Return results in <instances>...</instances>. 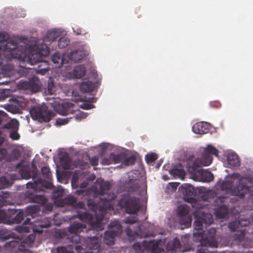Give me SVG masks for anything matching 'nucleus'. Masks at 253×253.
Here are the masks:
<instances>
[{
	"mask_svg": "<svg viewBox=\"0 0 253 253\" xmlns=\"http://www.w3.org/2000/svg\"><path fill=\"white\" fill-rule=\"evenodd\" d=\"M8 35L4 32H0V49L5 52H9L5 55L7 59L16 58L22 61L28 60L31 65L38 64L34 68L36 73L44 75L49 70L48 62L43 58L49 54V49L46 44H40V42L30 46L31 51L28 55L27 47L25 45H18L13 40L8 38Z\"/></svg>",
	"mask_w": 253,
	"mask_h": 253,
	"instance_id": "f257e3e1",
	"label": "nucleus"
},
{
	"mask_svg": "<svg viewBox=\"0 0 253 253\" xmlns=\"http://www.w3.org/2000/svg\"><path fill=\"white\" fill-rule=\"evenodd\" d=\"M194 216L195 220L194 222V240L200 242L201 246L216 247L217 242L216 239L215 228H211L203 233V224L206 226L211 224L213 222L212 215L210 213H205L199 211L195 212Z\"/></svg>",
	"mask_w": 253,
	"mask_h": 253,
	"instance_id": "f03ea898",
	"label": "nucleus"
},
{
	"mask_svg": "<svg viewBox=\"0 0 253 253\" xmlns=\"http://www.w3.org/2000/svg\"><path fill=\"white\" fill-rule=\"evenodd\" d=\"M194 216L195 220L194 222V240L200 242L201 246L216 247L217 242L216 239L215 228H211L203 233V224L206 226L211 224L213 222L212 215L210 213H205L199 211L195 212Z\"/></svg>",
	"mask_w": 253,
	"mask_h": 253,
	"instance_id": "7ed1b4c3",
	"label": "nucleus"
},
{
	"mask_svg": "<svg viewBox=\"0 0 253 253\" xmlns=\"http://www.w3.org/2000/svg\"><path fill=\"white\" fill-rule=\"evenodd\" d=\"M104 216V214L103 213L98 217L96 216L94 217L93 215L87 212L81 213L80 211H78L77 214L69 216V219L72 220L78 218L83 221H87L90 225V228L87 229L86 224L84 223L74 222L69 226L68 231L69 233L79 234V233L85 230L87 233L92 231L95 235L96 234L98 235V233L95 232L102 231L104 229V224L102 223Z\"/></svg>",
	"mask_w": 253,
	"mask_h": 253,
	"instance_id": "20e7f679",
	"label": "nucleus"
},
{
	"mask_svg": "<svg viewBox=\"0 0 253 253\" xmlns=\"http://www.w3.org/2000/svg\"><path fill=\"white\" fill-rule=\"evenodd\" d=\"M232 177L239 181V185L233 188V183L232 181H224L220 185L221 189L240 198L244 197L250 191V187L247 186V182L250 181V178L247 175L242 176L237 173H233Z\"/></svg>",
	"mask_w": 253,
	"mask_h": 253,
	"instance_id": "39448f33",
	"label": "nucleus"
},
{
	"mask_svg": "<svg viewBox=\"0 0 253 253\" xmlns=\"http://www.w3.org/2000/svg\"><path fill=\"white\" fill-rule=\"evenodd\" d=\"M118 206L128 213H136L140 209L139 199L129 195H124L119 200Z\"/></svg>",
	"mask_w": 253,
	"mask_h": 253,
	"instance_id": "423d86ee",
	"label": "nucleus"
},
{
	"mask_svg": "<svg viewBox=\"0 0 253 253\" xmlns=\"http://www.w3.org/2000/svg\"><path fill=\"white\" fill-rule=\"evenodd\" d=\"M197 162L188 165L187 167L188 171L193 178L199 179L203 182H209L213 180L214 177L211 172L208 170L202 169L201 167H197Z\"/></svg>",
	"mask_w": 253,
	"mask_h": 253,
	"instance_id": "0eeeda50",
	"label": "nucleus"
},
{
	"mask_svg": "<svg viewBox=\"0 0 253 253\" xmlns=\"http://www.w3.org/2000/svg\"><path fill=\"white\" fill-rule=\"evenodd\" d=\"M109 230L105 232L103 237L104 243L108 246L114 244L116 237L122 232V227L118 221H112L108 225Z\"/></svg>",
	"mask_w": 253,
	"mask_h": 253,
	"instance_id": "6e6552de",
	"label": "nucleus"
},
{
	"mask_svg": "<svg viewBox=\"0 0 253 253\" xmlns=\"http://www.w3.org/2000/svg\"><path fill=\"white\" fill-rule=\"evenodd\" d=\"M32 117L45 122L50 120V115L48 112V108L45 105L33 106L30 110Z\"/></svg>",
	"mask_w": 253,
	"mask_h": 253,
	"instance_id": "1a4fd4ad",
	"label": "nucleus"
},
{
	"mask_svg": "<svg viewBox=\"0 0 253 253\" xmlns=\"http://www.w3.org/2000/svg\"><path fill=\"white\" fill-rule=\"evenodd\" d=\"M250 224V221L246 219H240L238 220H234L229 223L228 227L230 230L233 231H240V234L237 239L242 240L245 236L246 230L241 229L243 227H246Z\"/></svg>",
	"mask_w": 253,
	"mask_h": 253,
	"instance_id": "9d476101",
	"label": "nucleus"
},
{
	"mask_svg": "<svg viewBox=\"0 0 253 253\" xmlns=\"http://www.w3.org/2000/svg\"><path fill=\"white\" fill-rule=\"evenodd\" d=\"M41 83L37 77H33L29 81L20 82L18 86L20 88L29 90L35 92L39 91L41 88Z\"/></svg>",
	"mask_w": 253,
	"mask_h": 253,
	"instance_id": "9b49d317",
	"label": "nucleus"
},
{
	"mask_svg": "<svg viewBox=\"0 0 253 253\" xmlns=\"http://www.w3.org/2000/svg\"><path fill=\"white\" fill-rule=\"evenodd\" d=\"M125 232L131 240H133L137 236L140 238H146L151 236V233L147 232L144 229L143 225L138 226L134 230L127 227L125 229Z\"/></svg>",
	"mask_w": 253,
	"mask_h": 253,
	"instance_id": "f8f14e48",
	"label": "nucleus"
},
{
	"mask_svg": "<svg viewBox=\"0 0 253 253\" xmlns=\"http://www.w3.org/2000/svg\"><path fill=\"white\" fill-rule=\"evenodd\" d=\"M33 170L31 171V169L29 165L23 166L20 169L19 172L21 176L25 179H28L32 176L33 179H36L38 177V173L36 166L32 164Z\"/></svg>",
	"mask_w": 253,
	"mask_h": 253,
	"instance_id": "ddd939ff",
	"label": "nucleus"
},
{
	"mask_svg": "<svg viewBox=\"0 0 253 253\" xmlns=\"http://www.w3.org/2000/svg\"><path fill=\"white\" fill-rule=\"evenodd\" d=\"M64 35V32L58 29H54L53 30L48 31L46 34L45 37H44L43 41L41 42L40 40L38 41H36L35 43L34 44H37L38 42H40V44H45L43 43L44 42H49V41H54L57 38H60L62 35Z\"/></svg>",
	"mask_w": 253,
	"mask_h": 253,
	"instance_id": "4468645a",
	"label": "nucleus"
},
{
	"mask_svg": "<svg viewBox=\"0 0 253 253\" xmlns=\"http://www.w3.org/2000/svg\"><path fill=\"white\" fill-rule=\"evenodd\" d=\"M26 197L30 202L37 203L40 205H44L47 202V199L44 195H37L32 192H27Z\"/></svg>",
	"mask_w": 253,
	"mask_h": 253,
	"instance_id": "2eb2a0df",
	"label": "nucleus"
},
{
	"mask_svg": "<svg viewBox=\"0 0 253 253\" xmlns=\"http://www.w3.org/2000/svg\"><path fill=\"white\" fill-rule=\"evenodd\" d=\"M86 56L85 52L83 49L79 48L72 50L68 56L69 59L78 62L83 59Z\"/></svg>",
	"mask_w": 253,
	"mask_h": 253,
	"instance_id": "dca6fc26",
	"label": "nucleus"
},
{
	"mask_svg": "<svg viewBox=\"0 0 253 253\" xmlns=\"http://www.w3.org/2000/svg\"><path fill=\"white\" fill-rule=\"evenodd\" d=\"M181 192L185 198L190 200H197L196 195L194 193L193 187L189 184L182 185Z\"/></svg>",
	"mask_w": 253,
	"mask_h": 253,
	"instance_id": "f3484780",
	"label": "nucleus"
},
{
	"mask_svg": "<svg viewBox=\"0 0 253 253\" xmlns=\"http://www.w3.org/2000/svg\"><path fill=\"white\" fill-rule=\"evenodd\" d=\"M193 132L197 134H204L210 130L209 124L206 122H201L195 124L192 127Z\"/></svg>",
	"mask_w": 253,
	"mask_h": 253,
	"instance_id": "a211bd4d",
	"label": "nucleus"
},
{
	"mask_svg": "<svg viewBox=\"0 0 253 253\" xmlns=\"http://www.w3.org/2000/svg\"><path fill=\"white\" fill-rule=\"evenodd\" d=\"M34 182H29L27 183L26 186L28 189H33L34 190H37V187L39 185H41L42 186L45 187L47 188H51L52 187V183L50 182H46V184L44 185V182L41 178H37L34 179Z\"/></svg>",
	"mask_w": 253,
	"mask_h": 253,
	"instance_id": "6ab92c4d",
	"label": "nucleus"
},
{
	"mask_svg": "<svg viewBox=\"0 0 253 253\" xmlns=\"http://www.w3.org/2000/svg\"><path fill=\"white\" fill-rule=\"evenodd\" d=\"M212 157L211 155L208 154L204 152L203 156L201 159H196L193 163L197 162L196 166L197 167H201V166H208L210 165L212 162Z\"/></svg>",
	"mask_w": 253,
	"mask_h": 253,
	"instance_id": "aec40b11",
	"label": "nucleus"
},
{
	"mask_svg": "<svg viewBox=\"0 0 253 253\" xmlns=\"http://www.w3.org/2000/svg\"><path fill=\"white\" fill-rule=\"evenodd\" d=\"M50 221L48 219H46V222L45 223H43L42 221L37 222L32 227L33 231L35 233H42L44 228H48L50 227Z\"/></svg>",
	"mask_w": 253,
	"mask_h": 253,
	"instance_id": "412c9836",
	"label": "nucleus"
},
{
	"mask_svg": "<svg viewBox=\"0 0 253 253\" xmlns=\"http://www.w3.org/2000/svg\"><path fill=\"white\" fill-rule=\"evenodd\" d=\"M180 243L179 240L175 238L172 241L169 242L167 245L166 248L168 251L171 253L180 251Z\"/></svg>",
	"mask_w": 253,
	"mask_h": 253,
	"instance_id": "4be33fe9",
	"label": "nucleus"
},
{
	"mask_svg": "<svg viewBox=\"0 0 253 253\" xmlns=\"http://www.w3.org/2000/svg\"><path fill=\"white\" fill-rule=\"evenodd\" d=\"M228 212V207L222 204L215 209V215L217 218L221 219L225 218Z\"/></svg>",
	"mask_w": 253,
	"mask_h": 253,
	"instance_id": "5701e85b",
	"label": "nucleus"
},
{
	"mask_svg": "<svg viewBox=\"0 0 253 253\" xmlns=\"http://www.w3.org/2000/svg\"><path fill=\"white\" fill-rule=\"evenodd\" d=\"M227 164L231 167H238L240 164L238 156L233 152L229 153L227 156Z\"/></svg>",
	"mask_w": 253,
	"mask_h": 253,
	"instance_id": "b1692460",
	"label": "nucleus"
},
{
	"mask_svg": "<svg viewBox=\"0 0 253 253\" xmlns=\"http://www.w3.org/2000/svg\"><path fill=\"white\" fill-rule=\"evenodd\" d=\"M77 202V199L76 197L70 195L64 199H61L57 205L59 207H63L65 205L75 206Z\"/></svg>",
	"mask_w": 253,
	"mask_h": 253,
	"instance_id": "393cba45",
	"label": "nucleus"
},
{
	"mask_svg": "<svg viewBox=\"0 0 253 253\" xmlns=\"http://www.w3.org/2000/svg\"><path fill=\"white\" fill-rule=\"evenodd\" d=\"M143 249L144 250L148 251H156L158 247V244L155 240H144L142 242Z\"/></svg>",
	"mask_w": 253,
	"mask_h": 253,
	"instance_id": "a878e982",
	"label": "nucleus"
},
{
	"mask_svg": "<svg viewBox=\"0 0 253 253\" xmlns=\"http://www.w3.org/2000/svg\"><path fill=\"white\" fill-rule=\"evenodd\" d=\"M97 98L94 97L86 98L84 97V102L81 105V107L83 109L89 110L94 107L92 103L96 102Z\"/></svg>",
	"mask_w": 253,
	"mask_h": 253,
	"instance_id": "bb28decb",
	"label": "nucleus"
},
{
	"mask_svg": "<svg viewBox=\"0 0 253 253\" xmlns=\"http://www.w3.org/2000/svg\"><path fill=\"white\" fill-rule=\"evenodd\" d=\"M93 196L95 199L98 197L100 200L104 202H108L114 199V195L108 192L100 193L99 194H97L96 192H94Z\"/></svg>",
	"mask_w": 253,
	"mask_h": 253,
	"instance_id": "cd10ccee",
	"label": "nucleus"
},
{
	"mask_svg": "<svg viewBox=\"0 0 253 253\" xmlns=\"http://www.w3.org/2000/svg\"><path fill=\"white\" fill-rule=\"evenodd\" d=\"M64 56L60 53L56 52L52 55V60L57 67H61L64 64L67 62V61L64 59Z\"/></svg>",
	"mask_w": 253,
	"mask_h": 253,
	"instance_id": "c85d7f7f",
	"label": "nucleus"
},
{
	"mask_svg": "<svg viewBox=\"0 0 253 253\" xmlns=\"http://www.w3.org/2000/svg\"><path fill=\"white\" fill-rule=\"evenodd\" d=\"M95 88V84L91 81H84L80 85L81 90L83 92H90Z\"/></svg>",
	"mask_w": 253,
	"mask_h": 253,
	"instance_id": "c756f323",
	"label": "nucleus"
},
{
	"mask_svg": "<svg viewBox=\"0 0 253 253\" xmlns=\"http://www.w3.org/2000/svg\"><path fill=\"white\" fill-rule=\"evenodd\" d=\"M86 72L85 68L83 65L77 66L73 71V75L77 79H80L84 76Z\"/></svg>",
	"mask_w": 253,
	"mask_h": 253,
	"instance_id": "7c9ffc66",
	"label": "nucleus"
},
{
	"mask_svg": "<svg viewBox=\"0 0 253 253\" xmlns=\"http://www.w3.org/2000/svg\"><path fill=\"white\" fill-rule=\"evenodd\" d=\"M60 160L61 165L64 169L68 170L71 169L72 160L67 154L62 156Z\"/></svg>",
	"mask_w": 253,
	"mask_h": 253,
	"instance_id": "2f4dec72",
	"label": "nucleus"
},
{
	"mask_svg": "<svg viewBox=\"0 0 253 253\" xmlns=\"http://www.w3.org/2000/svg\"><path fill=\"white\" fill-rule=\"evenodd\" d=\"M170 174L175 177L183 179L185 175V170L181 168H174L170 171Z\"/></svg>",
	"mask_w": 253,
	"mask_h": 253,
	"instance_id": "473e14b6",
	"label": "nucleus"
},
{
	"mask_svg": "<svg viewBox=\"0 0 253 253\" xmlns=\"http://www.w3.org/2000/svg\"><path fill=\"white\" fill-rule=\"evenodd\" d=\"M3 128L17 130L19 128V122L16 119H12L4 125Z\"/></svg>",
	"mask_w": 253,
	"mask_h": 253,
	"instance_id": "72a5a7b5",
	"label": "nucleus"
},
{
	"mask_svg": "<svg viewBox=\"0 0 253 253\" xmlns=\"http://www.w3.org/2000/svg\"><path fill=\"white\" fill-rule=\"evenodd\" d=\"M73 106V104L71 103H65L60 107L59 113L62 115H66L71 111L70 109Z\"/></svg>",
	"mask_w": 253,
	"mask_h": 253,
	"instance_id": "f704fd0d",
	"label": "nucleus"
},
{
	"mask_svg": "<svg viewBox=\"0 0 253 253\" xmlns=\"http://www.w3.org/2000/svg\"><path fill=\"white\" fill-rule=\"evenodd\" d=\"M86 238H84L85 239ZM68 239L69 242L74 244L79 243L82 239L84 240L83 237H81L79 234L69 233L68 235Z\"/></svg>",
	"mask_w": 253,
	"mask_h": 253,
	"instance_id": "c9c22d12",
	"label": "nucleus"
},
{
	"mask_svg": "<svg viewBox=\"0 0 253 253\" xmlns=\"http://www.w3.org/2000/svg\"><path fill=\"white\" fill-rule=\"evenodd\" d=\"M40 211V206L39 205H34L27 207L25 212L26 215H32L37 213Z\"/></svg>",
	"mask_w": 253,
	"mask_h": 253,
	"instance_id": "e433bc0d",
	"label": "nucleus"
},
{
	"mask_svg": "<svg viewBox=\"0 0 253 253\" xmlns=\"http://www.w3.org/2000/svg\"><path fill=\"white\" fill-rule=\"evenodd\" d=\"M24 224L25 225V226H22L18 228V231L25 233L29 232L30 231L31 228L29 226H26V225L31 224V219L29 217L27 218L24 222ZM31 225H30V226Z\"/></svg>",
	"mask_w": 253,
	"mask_h": 253,
	"instance_id": "4c0bfd02",
	"label": "nucleus"
},
{
	"mask_svg": "<svg viewBox=\"0 0 253 253\" xmlns=\"http://www.w3.org/2000/svg\"><path fill=\"white\" fill-rule=\"evenodd\" d=\"M204 152L211 156V155H213L215 156H218V150L211 145H208L207 147L205 148Z\"/></svg>",
	"mask_w": 253,
	"mask_h": 253,
	"instance_id": "58836bf2",
	"label": "nucleus"
},
{
	"mask_svg": "<svg viewBox=\"0 0 253 253\" xmlns=\"http://www.w3.org/2000/svg\"><path fill=\"white\" fill-rule=\"evenodd\" d=\"M26 216L25 211H19L15 216L13 219V222L14 223H19L21 222L24 219V217Z\"/></svg>",
	"mask_w": 253,
	"mask_h": 253,
	"instance_id": "ea45409f",
	"label": "nucleus"
},
{
	"mask_svg": "<svg viewBox=\"0 0 253 253\" xmlns=\"http://www.w3.org/2000/svg\"><path fill=\"white\" fill-rule=\"evenodd\" d=\"M18 242L13 240L10 242L6 243L4 245V248L6 250L12 252L13 249L16 248L18 246Z\"/></svg>",
	"mask_w": 253,
	"mask_h": 253,
	"instance_id": "a19ab883",
	"label": "nucleus"
},
{
	"mask_svg": "<svg viewBox=\"0 0 253 253\" xmlns=\"http://www.w3.org/2000/svg\"><path fill=\"white\" fill-rule=\"evenodd\" d=\"M70 43V40L67 37H60L58 45L59 48H63L67 46Z\"/></svg>",
	"mask_w": 253,
	"mask_h": 253,
	"instance_id": "79ce46f5",
	"label": "nucleus"
},
{
	"mask_svg": "<svg viewBox=\"0 0 253 253\" xmlns=\"http://www.w3.org/2000/svg\"><path fill=\"white\" fill-rule=\"evenodd\" d=\"M110 188L111 184H110V183L108 182H103L100 184L99 192L98 193H97V194H99L100 193L105 192H108Z\"/></svg>",
	"mask_w": 253,
	"mask_h": 253,
	"instance_id": "37998d69",
	"label": "nucleus"
},
{
	"mask_svg": "<svg viewBox=\"0 0 253 253\" xmlns=\"http://www.w3.org/2000/svg\"><path fill=\"white\" fill-rule=\"evenodd\" d=\"M135 157L131 155L123 160L122 164L126 166H131L135 163Z\"/></svg>",
	"mask_w": 253,
	"mask_h": 253,
	"instance_id": "c03bdc74",
	"label": "nucleus"
},
{
	"mask_svg": "<svg viewBox=\"0 0 253 253\" xmlns=\"http://www.w3.org/2000/svg\"><path fill=\"white\" fill-rule=\"evenodd\" d=\"M10 235L5 229H0V242H4L10 238Z\"/></svg>",
	"mask_w": 253,
	"mask_h": 253,
	"instance_id": "a18cd8bd",
	"label": "nucleus"
},
{
	"mask_svg": "<svg viewBox=\"0 0 253 253\" xmlns=\"http://www.w3.org/2000/svg\"><path fill=\"white\" fill-rule=\"evenodd\" d=\"M110 158L112 159V163L118 164L122 163L123 158L121 154H115L111 153L110 154Z\"/></svg>",
	"mask_w": 253,
	"mask_h": 253,
	"instance_id": "49530a36",
	"label": "nucleus"
},
{
	"mask_svg": "<svg viewBox=\"0 0 253 253\" xmlns=\"http://www.w3.org/2000/svg\"><path fill=\"white\" fill-rule=\"evenodd\" d=\"M9 194L8 192H4L0 191V207L4 205L5 200L9 197Z\"/></svg>",
	"mask_w": 253,
	"mask_h": 253,
	"instance_id": "de8ad7c7",
	"label": "nucleus"
},
{
	"mask_svg": "<svg viewBox=\"0 0 253 253\" xmlns=\"http://www.w3.org/2000/svg\"><path fill=\"white\" fill-rule=\"evenodd\" d=\"M191 217L185 216L180 219V223L181 225H184L185 227H188L191 224Z\"/></svg>",
	"mask_w": 253,
	"mask_h": 253,
	"instance_id": "09e8293b",
	"label": "nucleus"
},
{
	"mask_svg": "<svg viewBox=\"0 0 253 253\" xmlns=\"http://www.w3.org/2000/svg\"><path fill=\"white\" fill-rule=\"evenodd\" d=\"M158 159V155L156 153L148 154L145 156L147 163H152Z\"/></svg>",
	"mask_w": 253,
	"mask_h": 253,
	"instance_id": "8fccbe9b",
	"label": "nucleus"
},
{
	"mask_svg": "<svg viewBox=\"0 0 253 253\" xmlns=\"http://www.w3.org/2000/svg\"><path fill=\"white\" fill-rule=\"evenodd\" d=\"M42 173L43 177L47 179H49L51 174L49 168L46 166L42 168Z\"/></svg>",
	"mask_w": 253,
	"mask_h": 253,
	"instance_id": "3c124183",
	"label": "nucleus"
},
{
	"mask_svg": "<svg viewBox=\"0 0 253 253\" xmlns=\"http://www.w3.org/2000/svg\"><path fill=\"white\" fill-rule=\"evenodd\" d=\"M188 211L186 207L184 206L178 207L177 213L180 216H184L188 214Z\"/></svg>",
	"mask_w": 253,
	"mask_h": 253,
	"instance_id": "603ef678",
	"label": "nucleus"
},
{
	"mask_svg": "<svg viewBox=\"0 0 253 253\" xmlns=\"http://www.w3.org/2000/svg\"><path fill=\"white\" fill-rule=\"evenodd\" d=\"M86 184L83 183H82L81 185V188H82V189L78 190L76 191V193L79 195H87V194H90V190H85V189H84L86 187Z\"/></svg>",
	"mask_w": 253,
	"mask_h": 253,
	"instance_id": "864d4df0",
	"label": "nucleus"
},
{
	"mask_svg": "<svg viewBox=\"0 0 253 253\" xmlns=\"http://www.w3.org/2000/svg\"><path fill=\"white\" fill-rule=\"evenodd\" d=\"M21 155L20 152L19 150L15 149L13 150L10 154V160L15 161L18 159Z\"/></svg>",
	"mask_w": 253,
	"mask_h": 253,
	"instance_id": "5fc2aeb1",
	"label": "nucleus"
},
{
	"mask_svg": "<svg viewBox=\"0 0 253 253\" xmlns=\"http://www.w3.org/2000/svg\"><path fill=\"white\" fill-rule=\"evenodd\" d=\"M87 205L88 207L92 209L93 211L97 210L98 207V204L92 199H89L87 200Z\"/></svg>",
	"mask_w": 253,
	"mask_h": 253,
	"instance_id": "6e6d98bb",
	"label": "nucleus"
},
{
	"mask_svg": "<svg viewBox=\"0 0 253 253\" xmlns=\"http://www.w3.org/2000/svg\"><path fill=\"white\" fill-rule=\"evenodd\" d=\"M9 184V180L5 176L0 177V189L6 187Z\"/></svg>",
	"mask_w": 253,
	"mask_h": 253,
	"instance_id": "4d7b16f0",
	"label": "nucleus"
},
{
	"mask_svg": "<svg viewBox=\"0 0 253 253\" xmlns=\"http://www.w3.org/2000/svg\"><path fill=\"white\" fill-rule=\"evenodd\" d=\"M8 215L7 212L4 210H0V223L7 220Z\"/></svg>",
	"mask_w": 253,
	"mask_h": 253,
	"instance_id": "13d9d810",
	"label": "nucleus"
},
{
	"mask_svg": "<svg viewBox=\"0 0 253 253\" xmlns=\"http://www.w3.org/2000/svg\"><path fill=\"white\" fill-rule=\"evenodd\" d=\"M132 247L138 253H142L144 251L143 249L142 244L135 243L132 245Z\"/></svg>",
	"mask_w": 253,
	"mask_h": 253,
	"instance_id": "bf43d9fd",
	"label": "nucleus"
},
{
	"mask_svg": "<svg viewBox=\"0 0 253 253\" xmlns=\"http://www.w3.org/2000/svg\"><path fill=\"white\" fill-rule=\"evenodd\" d=\"M138 219L137 216L127 217L125 219V222L127 224H133L138 221Z\"/></svg>",
	"mask_w": 253,
	"mask_h": 253,
	"instance_id": "052dcab7",
	"label": "nucleus"
},
{
	"mask_svg": "<svg viewBox=\"0 0 253 253\" xmlns=\"http://www.w3.org/2000/svg\"><path fill=\"white\" fill-rule=\"evenodd\" d=\"M89 160L91 166H96L98 164L99 157L97 156H94L92 158L89 157Z\"/></svg>",
	"mask_w": 253,
	"mask_h": 253,
	"instance_id": "680f3d73",
	"label": "nucleus"
},
{
	"mask_svg": "<svg viewBox=\"0 0 253 253\" xmlns=\"http://www.w3.org/2000/svg\"><path fill=\"white\" fill-rule=\"evenodd\" d=\"M69 121V118L61 119L58 118L57 119L56 123L58 126H62L67 124Z\"/></svg>",
	"mask_w": 253,
	"mask_h": 253,
	"instance_id": "e2e57ef3",
	"label": "nucleus"
},
{
	"mask_svg": "<svg viewBox=\"0 0 253 253\" xmlns=\"http://www.w3.org/2000/svg\"><path fill=\"white\" fill-rule=\"evenodd\" d=\"M196 198H197V200H199L200 201L202 200V201H206L208 199L209 196H208V194H207L206 193L199 192L198 197H196Z\"/></svg>",
	"mask_w": 253,
	"mask_h": 253,
	"instance_id": "0e129e2a",
	"label": "nucleus"
},
{
	"mask_svg": "<svg viewBox=\"0 0 253 253\" xmlns=\"http://www.w3.org/2000/svg\"><path fill=\"white\" fill-rule=\"evenodd\" d=\"M9 137L13 140H18L20 138V135L17 132V130H12L10 132Z\"/></svg>",
	"mask_w": 253,
	"mask_h": 253,
	"instance_id": "69168bd1",
	"label": "nucleus"
},
{
	"mask_svg": "<svg viewBox=\"0 0 253 253\" xmlns=\"http://www.w3.org/2000/svg\"><path fill=\"white\" fill-rule=\"evenodd\" d=\"M7 120V115L5 112L0 111V125L2 122H5Z\"/></svg>",
	"mask_w": 253,
	"mask_h": 253,
	"instance_id": "338daca9",
	"label": "nucleus"
},
{
	"mask_svg": "<svg viewBox=\"0 0 253 253\" xmlns=\"http://www.w3.org/2000/svg\"><path fill=\"white\" fill-rule=\"evenodd\" d=\"M87 117V114L83 112H80L76 114V119L78 120H81L83 119H84Z\"/></svg>",
	"mask_w": 253,
	"mask_h": 253,
	"instance_id": "774afa93",
	"label": "nucleus"
}]
</instances>
